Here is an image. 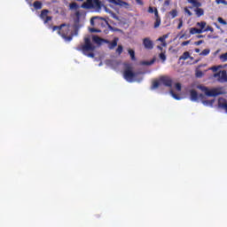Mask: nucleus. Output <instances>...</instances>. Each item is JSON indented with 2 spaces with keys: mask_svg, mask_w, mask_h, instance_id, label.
Segmentation results:
<instances>
[{
  "mask_svg": "<svg viewBox=\"0 0 227 227\" xmlns=\"http://www.w3.org/2000/svg\"><path fill=\"white\" fill-rule=\"evenodd\" d=\"M95 45L91 43V39L90 37H85L84 44L81 46L80 51H82V52H83V54L88 58H95V53H93V51H95Z\"/></svg>",
  "mask_w": 227,
  "mask_h": 227,
  "instance_id": "f257e3e1",
  "label": "nucleus"
},
{
  "mask_svg": "<svg viewBox=\"0 0 227 227\" xmlns=\"http://www.w3.org/2000/svg\"><path fill=\"white\" fill-rule=\"evenodd\" d=\"M160 84H163V86H166L167 88H172L173 79L166 75L160 76L159 81L153 82L152 90H157Z\"/></svg>",
  "mask_w": 227,
  "mask_h": 227,
  "instance_id": "f03ea898",
  "label": "nucleus"
},
{
  "mask_svg": "<svg viewBox=\"0 0 227 227\" xmlns=\"http://www.w3.org/2000/svg\"><path fill=\"white\" fill-rule=\"evenodd\" d=\"M82 8L93 9L97 12L102 10V2L100 0H86L82 5Z\"/></svg>",
  "mask_w": 227,
  "mask_h": 227,
  "instance_id": "7ed1b4c3",
  "label": "nucleus"
},
{
  "mask_svg": "<svg viewBox=\"0 0 227 227\" xmlns=\"http://www.w3.org/2000/svg\"><path fill=\"white\" fill-rule=\"evenodd\" d=\"M197 88L198 90H201L207 97H219V95H223L219 89L209 90L207 87H205V85H198Z\"/></svg>",
  "mask_w": 227,
  "mask_h": 227,
  "instance_id": "20e7f679",
  "label": "nucleus"
},
{
  "mask_svg": "<svg viewBox=\"0 0 227 227\" xmlns=\"http://www.w3.org/2000/svg\"><path fill=\"white\" fill-rule=\"evenodd\" d=\"M64 27L65 28L62 27L61 30L59 31V35H60V36H62L66 42H72L74 34L68 35L70 34V26L66 25Z\"/></svg>",
  "mask_w": 227,
  "mask_h": 227,
  "instance_id": "39448f33",
  "label": "nucleus"
},
{
  "mask_svg": "<svg viewBox=\"0 0 227 227\" xmlns=\"http://www.w3.org/2000/svg\"><path fill=\"white\" fill-rule=\"evenodd\" d=\"M123 77L128 82H133L136 73L132 72V67H128L124 70Z\"/></svg>",
  "mask_w": 227,
  "mask_h": 227,
  "instance_id": "423d86ee",
  "label": "nucleus"
},
{
  "mask_svg": "<svg viewBox=\"0 0 227 227\" xmlns=\"http://www.w3.org/2000/svg\"><path fill=\"white\" fill-rule=\"evenodd\" d=\"M111 4H115V6H121V8H126V10H129L130 8V4L122 1V0H106Z\"/></svg>",
  "mask_w": 227,
  "mask_h": 227,
  "instance_id": "0eeeda50",
  "label": "nucleus"
},
{
  "mask_svg": "<svg viewBox=\"0 0 227 227\" xmlns=\"http://www.w3.org/2000/svg\"><path fill=\"white\" fill-rule=\"evenodd\" d=\"M215 78H217L218 82H227V72L226 70L219 71L214 74Z\"/></svg>",
  "mask_w": 227,
  "mask_h": 227,
  "instance_id": "6e6552de",
  "label": "nucleus"
},
{
  "mask_svg": "<svg viewBox=\"0 0 227 227\" xmlns=\"http://www.w3.org/2000/svg\"><path fill=\"white\" fill-rule=\"evenodd\" d=\"M143 45L145 49H146L147 51H152L153 49L154 44L152 39H150L149 37H145L143 39Z\"/></svg>",
  "mask_w": 227,
  "mask_h": 227,
  "instance_id": "1a4fd4ad",
  "label": "nucleus"
},
{
  "mask_svg": "<svg viewBox=\"0 0 227 227\" xmlns=\"http://www.w3.org/2000/svg\"><path fill=\"white\" fill-rule=\"evenodd\" d=\"M205 98V95L203 94L198 95V91H196L195 90H190V98L192 102H196L198 98Z\"/></svg>",
  "mask_w": 227,
  "mask_h": 227,
  "instance_id": "9d476101",
  "label": "nucleus"
},
{
  "mask_svg": "<svg viewBox=\"0 0 227 227\" xmlns=\"http://www.w3.org/2000/svg\"><path fill=\"white\" fill-rule=\"evenodd\" d=\"M49 13V10H43L41 12V19L44 20V24H47L50 20H52V17L48 16L47 14Z\"/></svg>",
  "mask_w": 227,
  "mask_h": 227,
  "instance_id": "9b49d317",
  "label": "nucleus"
},
{
  "mask_svg": "<svg viewBox=\"0 0 227 227\" xmlns=\"http://www.w3.org/2000/svg\"><path fill=\"white\" fill-rule=\"evenodd\" d=\"M218 106L221 109H224V111L227 113V101H226V99H224L223 98H220L218 99Z\"/></svg>",
  "mask_w": 227,
  "mask_h": 227,
  "instance_id": "f8f14e48",
  "label": "nucleus"
},
{
  "mask_svg": "<svg viewBox=\"0 0 227 227\" xmlns=\"http://www.w3.org/2000/svg\"><path fill=\"white\" fill-rule=\"evenodd\" d=\"M119 40L120 39L118 37H114V40L108 43V49H110V51H113V49L117 47Z\"/></svg>",
  "mask_w": 227,
  "mask_h": 227,
  "instance_id": "ddd939ff",
  "label": "nucleus"
},
{
  "mask_svg": "<svg viewBox=\"0 0 227 227\" xmlns=\"http://www.w3.org/2000/svg\"><path fill=\"white\" fill-rule=\"evenodd\" d=\"M203 33V30L197 27H191L190 28V35H201Z\"/></svg>",
  "mask_w": 227,
  "mask_h": 227,
  "instance_id": "4468645a",
  "label": "nucleus"
},
{
  "mask_svg": "<svg viewBox=\"0 0 227 227\" xmlns=\"http://www.w3.org/2000/svg\"><path fill=\"white\" fill-rule=\"evenodd\" d=\"M195 13H196L197 17H203V15H205V11H203V9H201V8H197L195 10Z\"/></svg>",
  "mask_w": 227,
  "mask_h": 227,
  "instance_id": "2eb2a0df",
  "label": "nucleus"
},
{
  "mask_svg": "<svg viewBox=\"0 0 227 227\" xmlns=\"http://www.w3.org/2000/svg\"><path fill=\"white\" fill-rule=\"evenodd\" d=\"M92 42L100 45V43H102V38H100L98 35H94L92 36Z\"/></svg>",
  "mask_w": 227,
  "mask_h": 227,
  "instance_id": "dca6fc26",
  "label": "nucleus"
},
{
  "mask_svg": "<svg viewBox=\"0 0 227 227\" xmlns=\"http://www.w3.org/2000/svg\"><path fill=\"white\" fill-rule=\"evenodd\" d=\"M189 58H191V54L189 53V51H185L183 53V55L179 58L180 60H184L185 61V59H189Z\"/></svg>",
  "mask_w": 227,
  "mask_h": 227,
  "instance_id": "f3484780",
  "label": "nucleus"
},
{
  "mask_svg": "<svg viewBox=\"0 0 227 227\" xmlns=\"http://www.w3.org/2000/svg\"><path fill=\"white\" fill-rule=\"evenodd\" d=\"M168 15L170 16V19H175L178 15V11H176V9H174L168 12Z\"/></svg>",
  "mask_w": 227,
  "mask_h": 227,
  "instance_id": "a211bd4d",
  "label": "nucleus"
},
{
  "mask_svg": "<svg viewBox=\"0 0 227 227\" xmlns=\"http://www.w3.org/2000/svg\"><path fill=\"white\" fill-rule=\"evenodd\" d=\"M128 52L132 59V61H136V51H134V50H128Z\"/></svg>",
  "mask_w": 227,
  "mask_h": 227,
  "instance_id": "6ab92c4d",
  "label": "nucleus"
},
{
  "mask_svg": "<svg viewBox=\"0 0 227 227\" xmlns=\"http://www.w3.org/2000/svg\"><path fill=\"white\" fill-rule=\"evenodd\" d=\"M67 24H61L60 26H53L52 31H61L62 27H66Z\"/></svg>",
  "mask_w": 227,
  "mask_h": 227,
  "instance_id": "aec40b11",
  "label": "nucleus"
},
{
  "mask_svg": "<svg viewBox=\"0 0 227 227\" xmlns=\"http://www.w3.org/2000/svg\"><path fill=\"white\" fill-rule=\"evenodd\" d=\"M34 8L35 10H42V2L40 1L34 2Z\"/></svg>",
  "mask_w": 227,
  "mask_h": 227,
  "instance_id": "412c9836",
  "label": "nucleus"
},
{
  "mask_svg": "<svg viewBox=\"0 0 227 227\" xmlns=\"http://www.w3.org/2000/svg\"><path fill=\"white\" fill-rule=\"evenodd\" d=\"M197 26H200V29H202V31H205V27L207 26V22L205 21H200L197 23Z\"/></svg>",
  "mask_w": 227,
  "mask_h": 227,
  "instance_id": "4be33fe9",
  "label": "nucleus"
},
{
  "mask_svg": "<svg viewBox=\"0 0 227 227\" xmlns=\"http://www.w3.org/2000/svg\"><path fill=\"white\" fill-rule=\"evenodd\" d=\"M116 54H118V56H121V53L123 52V46L122 45H119L115 51Z\"/></svg>",
  "mask_w": 227,
  "mask_h": 227,
  "instance_id": "5701e85b",
  "label": "nucleus"
},
{
  "mask_svg": "<svg viewBox=\"0 0 227 227\" xmlns=\"http://www.w3.org/2000/svg\"><path fill=\"white\" fill-rule=\"evenodd\" d=\"M166 38H168V35H163L158 38V41L163 43V47H166Z\"/></svg>",
  "mask_w": 227,
  "mask_h": 227,
  "instance_id": "b1692460",
  "label": "nucleus"
},
{
  "mask_svg": "<svg viewBox=\"0 0 227 227\" xmlns=\"http://www.w3.org/2000/svg\"><path fill=\"white\" fill-rule=\"evenodd\" d=\"M108 27H109V29L111 31H114V33H120V31H121V29L114 27L111 26V25H108Z\"/></svg>",
  "mask_w": 227,
  "mask_h": 227,
  "instance_id": "393cba45",
  "label": "nucleus"
},
{
  "mask_svg": "<svg viewBox=\"0 0 227 227\" xmlns=\"http://www.w3.org/2000/svg\"><path fill=\"white\" fill-rule=\"evenodd\" d=\"M210 54V50L205 49L200 53V56H208Z\"/></svg>",
  "mask_w": 227,
  "mask_h": 227,
  "instance_id": "a878e982",
  "label": "nucleus"
},
{
  "mask_svg": "<svg viewBox=\"0 0 227 227\" xmlns=\"http://www.w3.org/2000/svg\"><path fill=\"white\" fill-rule=\"evenodd\" d=\"M204 74L201 70H196V73H195V76L198 77L199 79H201V77H203Z\"/></svg>",
  "mask_w": 227,
  "mask_h": 227,
  "instance_id": "bb28decb",
  "label": "nucleus"
},
{
  "mask_svg": "<svg viewBox=\"0 0 227 227\" xmlns=\"http://www.w3.org/2000/svg\"><path fill=\"white\" fill-rule=\"evenodd\" d=\"M160 18H158L155 20V22H154V28L157 29V27H159V26H160Z\"/></svg>",
  "mask_w": 227,
  "mask_h": 227,
  "instance_id": "cd10ccee",
  "label": "nucleus"
},
{
  "mask_svg": "<svg viewBox=\"0 0 227 227\" xmlns=\"http://www.w3.org/2000/svg\"><path fill=\"white\" fill-rule=\"evenodd\" d=\"M90 33H102V31L98 28L91 27L89 28Z\"/></svg>",
  "mask_w": 227,
  "mask_h": 227,
  "instance_id": "c85d7f7f",
  "label": "nucleus"
},
{
  "mask_svg": "<svg viewBox=\"0 0 227 227\" xmlns=\"http://www.w3.org/2000/svg\"><path fill=\"white\" fill-rule=\"evenodd\" d=\"M170 95H172L173 98H175L176 100H180V97L175 93V91L170 90Z\"/></svg>",
  "mask_w": 227,
  "mask_h": 227,
  "instance_id": "c756f323",
  "label": "nucleus"
},
{
  "mask_svg": "<svg viewBox=\"0 0 227 227\" xmlns=\"http://www.w3.org/2000/svg\"><path fill=\"white\" fill-rule=\"evenodd\" d=\"M210 31L211 33H214V27H210V26H207L204 30H203V33H207Z\"/></svg>",
  "mask_w": 227,
  "mask_h": 227,
  "instance_id": "7c9ffc66",
  "label": "nucleus"
},
{
  "mask_svg": "<svg viewBox=\"0 0 227 227\" xmlns=\"http://www.w3.org/2000/svg\"><path fill=\"white\" fill-rule=\"evenodd\" d=\"M154 19H160V16H159V11L157 8H154Z\"/></svg>",
  "mask_w": 227,
  "mask_h": 227,
  "instance_id": "2f4dec72",
  "label": "nucleus"
},
{
  "mask_svg": "<svg viewBox=\"0 0 227 227\" xmlns=\"http://www.w3.org/2000/svg\"><path fill=\"white\" fill-rule=\"evenodd\" d=\"M218 22L220 23V24H223V26H226V24H227V22H226V20H224L223 18H218Z\"/></svg>",
  "mask_w": 227,
  "mask_h": 227,
  "instance_id": "473e14b6",
  "label": "nucleus"
},
{
  "mask_svg": "<svg viewBox=\"0 0 227 227\" xmlns=\"http://www.w3.org/2000/svg\"><path fill=\"white\" fill-rule=\"evenodd\" d=\"M154 63H155V59H153L151 61L144 62V65L150 66V65H153Z\"/></svg>",
  "mask_w": 227,
  "mask_h": 227,
  "instance_id": "72a5a7b5",
  "label": "nucleus"
},
{
  "mask_svg": "<svg viewBox=\"0 0 227 227\" xmlns=\"http://www.w3.org/2000/svg\"><path fill=\"white\" fill-rule=\"evenodd\" d=\"M176 90L177 91H182V84L180 82L176 83Z\"/></svg>",
  "mask_w": 227,
  "mask_h": 227,
  "instance_id": "f704fd0d",
  "label": "nucleus"
},
{
  "mask_svg": "<svg viewBox=\"0 0 227 227\" xmlns=\"http://www.w3.org/2000/svg\"><path fill=\"white\" fill-rule=\"evenodd\" d=\"M216 4H227L226 0H215Z\"/></svg>",
  "mask_w": 227,
  "mask_h": 227,
  "instance_id": "c9c22d12",
  "label": "nucleus"
},
{
  "mask_svg": "<svg viewBox=\"0 0 227 227\" xmlns=\"http://www.w3.org/2000/svg\"><path fill=\"white\" fill-rule=\"evenodd\" d=\"M220 59H222L223 61H227V52L223 53L220 56Z\"/></svg>",
  "mask_w": 227,
  "mask_h": 227,
  "instance_id": "e433bc0d",
  "label": "nucleus"
},
{
  "mask_svg": "<svg viewBox=\"0 0 227 227\" xmlns=\"http://www.w3.org/2000/svg\"><path fill=\"white\" fill-rule=\"evenodd\" d=\"M184 12L187 13L189 17H192V12L189 10V8L185 7Z\"/></svg>",
  "mask_w": 227,
  "mask_h": 227,
  "instance_id": "4c0bfd02",
  "label": "nucleus"
},
{
  "mask_svg": "<svg viewBox=\"0 0 227 227\" xmlns=\"http://www.w3.org/2000/svg\"><path fill=\"white\" fill-rule=\"evenodd\" d=\"M193 6H195L196 8H200V6H201V3L198 2V0H195V2H193Z\"/></svg>",
  "mask_w": 227,
  "mask_h": 227,
  "instance_id": "58836bf2",
  "label": "nucleus"
},
{
  "mask_svg": "<svg viewBox=\"0 0 227 227\" xmlns=\"http://www.w3.org/2000/svg\"><path fill=\"white\" fill-rule=\"evenodd\" d=\"M160 59H162L163 61H166V54L164 53H160Z\"/></svg>",
  "mask_w": 227,
  "mask_h": 227,
  "instance_id": "ea45409f",
  "label": "nucleus"
},
{
  "mask_svg": "<svg viewBox=\"0 0 227 227\" xmlns=\"http://www.w3.org/2000/svg\"><path fill=\"white\" fill-rule=\"evenodd\" d=\"M182 26H184V21L180 20L179 24L177 26V29H182Z\"/></svg>",
  "mask_w": 227,
  "mask_h": 227,
  "instance_id": "a19ab883",
  "label": "nucleus"
},
{
  "mask_svg": "<svg viewBox=\"0 0 227 227\" xmlns=\"http://www.w3.org/2000/svg\"><path fill=\"white\" fill-rule=\"evenodd\" d=\"M136 1V3L137 4H139L140 6H143V4H145V3L143 2V0H135Z\"/></svg>",
  "mask_w": 227,
  "mask_h": 227,
  "instance_id": "79ce46f5",
  "label": "nucleus"
},
{
  "mask_svg": "<svg viewBox=\"0 0 227 227\" xmlns=\"http://www.w3.org/2000/svg\"><path fill=\"white\" fill-rule=\"evenodd\" d=\"M101 43H107L109 45V43H111V41L107 39H102Z\"/></svg>",
  "mask_w": 227,
  "mask_h": 227,
  "instance_id": "37998d69",
  "label": "nucleus"
},
{
  "mask_svg": "<svg viewBox=\"0 0 227 227\" xmlns=\"http://www.w3.org/2000/svg\"><path fill=\"white\" fill-rule=\"evenodd\" d=\"M191 43V41H184L182 43V46L185 47V45H189Z\"/></svg>",
  "mask_w": 227,
  "mask_h": 227,
  "instance_id": "c03bdc74",
  "label": "nucleus"
},
{
  "mask_svg": "<svg viewBox=\"0 0 227 227\" xmlns=\"http://www.w3.org/2000/svg\"><path fill=\"white\" fill-rule=\"evenodd\" d=\"M70 8H71V9L77 8V3H72V4H70Z\"/></svg>",
  "mask_w": 227,
  "mask_h": 227,
  "instance_id": "a18cd8bd",
  "label": "nucleus"
},
{
  "mask_svg": "<svg viewBox=\"0 0 227 227\" xmlns=\"http://www.w3.org/2000/svg\"><path fill=\"white\" fill-rule=\"evenodd\" d=\"M148 12L149 13H155V10H153V7H149L148 8Z\"/></svg>",
  "mask_w": 227,
  "mask_h": 227,
  "instance_id": "49530a36",
  "label": "nucleus"
},
{
  "mask_svg": "<svg viewBox=\"0 0 227 227\" xmlns=\"http://www.w3.org/2000/svg\"><path fill=\"white\" fill-rule=\"evenodd\" d=\"M201 43H203V40H200L194 43V45H201Z\"/></svg>",
  "mask_w": 227,
  "mask_h": 227,
  "instance_id": "de8ad7c7",
  "label": "nucleus"
},
{
  "mask_svg": "<svg viewBox=\"0 0 227 227\" xmlns=\"http://www.w3.org/2000/svg\"><path fill=\"white\" fill-rule=\"evenodd\" d=\"M170 1L169 0H166L165 2H164V6H169V4H170Z\"/></svg>",
  "mask_w": 227,
  "mask_h": 227,
  "instance_id": "09e8293b",
  "label": "nucleus"
},
{
  "mask_svg": "<svg viewBox=\"0 0 227 227\" xmlns=\"http://www.w3.org/2000/svg\"><path fill=\"white\" fill-rule=\"evenodd\" d=\"M95 19H98V17H93V18H91L90 19V24L93 26V24H94V20Z\"/></svg>",
  "mask_w": 227,
  "mask_h": 227,
  "instance_id": "8fccbe9b",
  "label": "nucleus"
},
{
  "mask_svg": "<svg viewBox=\"0 0 227 227\" xmlns=\"http://www.w3.org/2000/svg\"><path fill=\"white\" fill-rule=\"evenodd\" d=\"M180 38H185V39H187V38H189V36H186L185 34H183V35L180 36Z\"/></svg>",
  "mask_w": 227,
  "mask_h": 227,
  "instance_id": "3c124183",
  "label": "nucleus"
},
{
  "mask_svg": "<svg viewBox=\"0 0 227 227\" xmlns=\"http://www.w3.org/2000/svg\"><path fill=\"white\" fill-rule=\"evenodd\" d=\"M211 70H213V72H217V67H213Z\"/></svg>",
  "mask_w": 227,
  "mask_h": 227,
  "instance_id": "603ef678",
  "label": "nucleus"
},
{
  "mask_svg": "<svg viewBox=\"0 0 227 227\" xmlns=\"http://www.w3.org/2000/svg\"><path fill=\"white\" fill-rule=\"evenodd\" d=\"M195 1L196 0H188V3H190L191 4H193Z\"/></svg>",
  "mask_w": 227,
  "mask_h": 227,
  "instance_id": "864d4df0",
  "label": "nucleus"
},
{
  "mask_svg": "<svg viewBox=\"0 0 227 227\" xmlns=\"http://www.w3.org/2000/svg\"><path fill=\"white\" fill-rule=\"evenodd\" d=\"M197 38H205V35H197Z\"/></svg>",
  "mask_w": 227,
  "mask_h": 227,
  "instance_id": "5fc2aeb1",
  "label": "nucleus"
},
{
  "mask_svg": "<svg viewBox=\"0 0 227 227\" xmlns=\"http://www.w3.org/2000/svg\"><path fill=\"white\" fill-rule=\"evenodd\" d=\"M200 49H198V48H196V49H195V52H197V53H198V52H200Z\"/></svg>",
  "mask_w": 227,
  "mask_h": 227,
  "instance_id": "6e6d98bb",
  "label": "nucleus"
},
{
  "mask_svg": "<svg viewBox=\"0 0 227 227\" xmlns=\"http://www.w3.org/2000/svg\"><path fill=\"white\" fill-rule=\"evenodd\" d=\"M74 29H77V24H74Z\"/></svg>",
  "mask_w": 227,
  "mask_h": 227,
  "instance_id": "4d7b16f0",
  "label": "nucleus"
},
{
  "mask_svg": "<svg viewBox=\"0 0 227 227\" xmlns=\"http://www.w3.org/2000/svg\"><path fill=\"white\" fill-rule=\"evenodd\" d=\"M198 61H200V60H195V61L193 62V64L196 65V63H198Z\"/></svg>",
  "mask_w": 227,
  "mask_h": 227,
  "instance_id": "13d9d810",
  "label": "nucleus"
},
{
  "mask_svg": "<svg viewBox=\"0 0 227 227\" xmlns=\"http://www.w3.org/2000/svg\"><path fill=\"white\" fill-rule=\"evenodd\" d=\"M207 38H212V35H207Z\"/></svg>",
  "mask_w": 227,
  "mask_h": 227,
  "instance_id": "bf43d9fd",
  "label": "nucleus"
},
{
  "mask_svg": "<svg viewBox=\"0 0 227 227\" xmlns=\"http://www.w3.org/2000/svg\"><path fill=\"white\" fill-rule=\"evenodd\" d=\"M190 58V59H194V58L193 57H189Z\"/></svg>",
  "mask_w": 227,
  "mask_h": 227,
  "instance_id": "052dcab7",
  "label": "nucleus"
},
{
  "mask_svg": "<svg viewBox=\"0 0 227 227\" xmlns=\"http://www.w3.org/2000/svg\"><path fill=\"white\" fill-rule=\"evenodd\" d=\"M77 1H79V2H81V3H82V1H84V0H77Z\"/></svg>",
  "mask_w": 227,
  "mask_h": 227,
  "instance_id": "680f3d73",
  "label": "nucleus"
},
{
  "mask_svg": "<svg viewBox=\"0 0 227 227\" xmlns=\"http://www.w3.org/2000/svg\"><path fill=\"white\" fill-rule=\"evenodd\" d=\"M158 49H162L160 46H158Z\"/></svg>",
  "mask_w": 227,
  "mask_h": 227,
  "instance_id": "e2e57ef3",
  "label": "nucleus"
},
{
  "mask_svg": "<svg viewBox=\"0 0 227 227\" xmlns=\"http://www.w3.org/2000/svg\"><path fill=\"white\" fill-rule=\"evenodd\" d=\"M226 43H227V39L225 40Z\"/></svg>",
  "mask_w": 227,
  "mask_h": 227,
  "instance_id": "0e129e2a",
  "label": "nucleus"
}]
</instances>
